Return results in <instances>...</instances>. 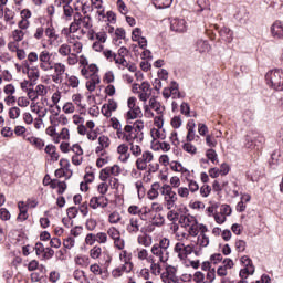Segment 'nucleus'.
Instances as JSON below:
<instances>
[{
    "mask_svg": "<svg viewBox=\"0 0 283 283\" xmlns=\"http://www.w3.org/2000/svg\"><path fill=\"white\" fill-rule=\"evenodd\" d=\"M145 129V122L137 119L132 124L129 122L127 125H125L122 130L116 132V136L118 140H123L124 143H128V145H132L134 140L136 143H143V139L145 138L143 130Z\"/></svg>",
    "mask_w": 283,
    "mask_h": 283,
    "instance_id": "f257e3e1",
    "label": "nucleus"
},
{
    "mask_svg": "<svg viewBox=\"0 0 283 283\" xmlns=\"http://www.w3.org/2000/svg\"><path fill=\"white\" fill-rule=\"evenodd\" d=\"M179 224L182 229H186V231L189 232L191 238L198 237V233H200V228L205 227V224L198 223V219L191 214H181Z\"/></svg>",
    "mask_w": 283,
    "mask_h": 283,
    "instance_id": "f03ea898",
    "label": "nucleus"
},
{
    "mask_svg": "<svg viewBox=\"0 0 283 283\" xmlns=\"http://www.w3.org/2000/svg\"><path fill=\"white\" fill-rule=\"evenodd\" d=\"M265 83L275 92H283V70H271L265 74Z\"/></svg>",
    "mask_w": 283,
    "mask_h": 283,
    "instance_id": "7ed1b4c3",
    "label": "nucleus"
},
{
    "mask_svg": "<svg viewBox=\"0 0 283 283\" xmlns=\"http://www.w3.org/2000/svg\"><path fill=\"white\" fill-rule=\"evenodd\" d=\"M161 196H164V205L166 209H176V202H178V193L174 191L169 185H164L160 188Z\"/></svg>",
    "mask_w": 283,
    "mask_h": 283,
    "instance_id": "20e7f679",
    "label": "nucleus"
},
{
    "mask_svg": "<svg viewBox=\"0 0 283 283\" xmlns=\"http://www.w3.org/2000/svg\"><path fill=\"white\" fill-rule=\"evenodd\" d=\"M264 143H266L264 136L258 133H251L245 136L244 147L245 149H255L256 151H260L264 147Z\"/></svg>",
    "mask_w": 283,
    "mask_h": 283,
    "instance_id": "39448f33",
    "label": "nucleus"
},
{
    "mask_svg": "<svg viewBox=\"0 0 283 283\" xmlns=\"http://www.w3.org/2000/svg\"><path fill=\"white\" fill-rule=\"evenodd\" d=\"M128 112L126 113V120H136V118H143V109L138 106V99L136 97H129L127 101Z\"/></svg>",
    "mask_w": 283,
    "mask_h": 283,
    "instance_id": "423d86ee",
    "label": "nucleus"
},
{
    "mask_svg": "<svg viewBox=\"0 0 283 283\" xmlns=\"http://www.w3.org/2000/svg\"><path fill=\"white\" fill-rule=\"evenodd\" d=\"M186 182L188 184V188L180 187V186L179 188H177V195L182 200H189V196H191V193H196L197 191H200V186L198 185V181L190 178H186Z\"/></svg>",
    "mask_w": 283,
    "mask_h": 283,
    "instance_id": "0eeeda50",
    "label": "nucleus"
},
{
    "mask_svg": "<svg viewBox=\"0 0 283 283\" xmlns=\"http://www.w3.org/2000/svg\"><path fill=\"white\" fill-rule=\"evenodd\" d=\"M196 247L193 244L185 245L182 242H177L175 244L174 251L177 253V258L181 260V262H185L191 253H195V255H199L198 251L195 250Z\"/></svg>",
    "mask_w": 283,
    "mask_h": 283,
    "instance_id": "6e6552de",
    "label": "nucleus"
},
{
    "mask_svg": "<svg viewBox=\"0 0 283 283\" xmlns=\"http://www.w3.org/2000/svg\"><path fill=\"white\" fill-rule=\"evenodd\" d=\"M240 262L243 266L239 273L241 280H247L249 275H253V273H255V265H253V260H251V258L243 255L241 256Z\"/></svg>",
    "mask_w": 283,
    "mask_h": 283,
    "instance_id": "1a4fd4ad",
    "label": "nucleus"
},
{
    "mask_svg": "<svg viewBox=\"0 0 283 283\" xmlns=\"http://www.w3.org/2000/svg\"><path fill=\"white\" fill-rule=\"evenodd\" d=\"M52 56L53 54L48 50L40 52L39 63L43 72H50V70H54V61L52 60Z\"/></svg>",
    "mask_w": 283,
    "mask_h": 283,
    "instance_id": "9d476101",
    "label": "nucleus"
},
{
    "mask_svg": "<svg viewBox=\"0 0 283 283\" xmlns=\"http://www.w3.org/2000/svg\"><path fill=\"white\" fill-rule=\"evenodd\" d=\"M119 174H123V169H120V166H108L99 171V180H102V182H107L108 178H112V176L116 178V176H118Z\"/></svg>",
    "mask_w": 283,
    "mask_h": 283,
    "instance_id": "9b49d317",
    "label": "nucleus"
},
{
    "mask_svg": "<svg viewBox=\"0 0 283 283\" xmlns=\"http://www.w3.org/2000/svg\"><path fill=\"white\" fill-rule=\"evenodd\" d=\"M154 160V153L146 150L136 160V168L138 171H145L147 169V164Z\"/></svg>",
    "mask_w": 283,
    "mask_h": 283,
    "instance_id": "f8f14e48",
    "label": "nucleus"
},
{
    "mask_svg": "<svg viewBox=\"0 0 283 283\" xmlns=\"http://www.w3.org/2000/svg\"><path fill=\"white\" fill-rule=\"evenodd\" d=\"M73 19L75 20V23L80 25V29L92 30V17L76 12Z\"/></svg>",
    "mask_w": 283,
    "mask_h": 283,
    "instance_id": "ddd939ff",
    "label": "nucleus"
},
{
    "mask_svg": "<svg viewBox=\"0 0 283 283\" xmlns=\"http://www.w3.org/2000/svg\"><path fill=\"white\" fill-rule=\"evenodd\" d=\"M107 205H109V200L107 199V197L101 195L97 197H92L88 201V207L91 209H105Z\"/></svg>",
    "mask_w": 283,
    "mask_h": 283,
    "instance_id": "4468645a",
    "label": "nucleus"
},
{
    "mask_svg": "<svg viewBox=\"0 0 283 283\" xmlns=\"http://www.w3.org/2000/svg\"><path fill=\"white\" fill-rule=\"evenodd\" d=\"M126 231L129 235H137L140 232V218L130 217L126 226Z\"/></svg>",
    "mask_w": 283,
    "mask_h": 283,
    "instance_id": "2eb2a0df",
    "label": "nucleus"
},
{
    "mask_svg": "<svg viewBox=\"0 0 283 283\" xmlns=\"http://www.w3.org/2000/svg\"><path fill=\"white\" fill-rule=\"evenodd\" d=\"M138 98L143 103H146V101H149V98H151V84H149L148 82H143L139 85Z\"/></svg>",
    "mask_w": 283,
    "mask_h": 283,
    "instance_id": "dca6fc26",
    "label": "nucleus"
},
{
    "mask_svg": "<svg viewBox=\"0 0 283 283\" xmlns=\"http://www.w3.org/2000/svg\"><path fill=\"white\" fill-rule=\"evenodd\" d=\"M23 74H28V78L31 81L30 82V86H32V83H36V81H39V67L33 66L30 67V65L28 64V62L24 63V67L22 70Z\"/></svg>",
    "mask_w": 283,
    "mask_h": 283,
    "instance_id": "f3484780",
    "label": "nucleus"
},
{
    "mask_svg": "<svg viewBox=\"0 0 283 283\" xmlns=\"http://www.w3.org/2000/svg\"><path fill=\"white\" fill-rule=\"evenodd\" d=\"M170 30L179 34L187 32V21H185V19L178 18L172 19L170 21Z\"/></svg>",
    "mask_w": 283,
    "mask_h": 283,
    "instance_id": "a211bd4d",
    "label": "nucleus"
},
{
    "mask_svg": "<svg viewBox=\"0 0 283 283\" xmlns=\"http://www.w3.org/2000/svg\"><path fill=\"white\" fill-rule=\"evenodd\" d=\"M98 145L99 146L95 148V154H97V156H105V150L109 148V145H112V140H109V137L101 135L98 137Z\"/></svg>",
    "mask_w": 283,
    "mask_h": 283,
    "instance_id": "6ab92c4d",
    "label": "nucleus"
},
{
    "mask_svg": "<svg viewBox=\"0 0 283 283\" xmlns=\"http://www.w3.org/2000/svg\"><path fill=\"white\" fill-rule=\"evenodd\" d=\"M208 232H209V228H207V226L200 227L199 235L197 238V244L201 249L209 247V235H207Z\"/></svg>",
    "mask_w": 283,
    "mask_h": 283,
    "instance_id": "aec40b11",
    "label": "nucleus"
},
{
    "mask_svg": "<svg viewBox=\"0 0 283 283\" xmlns=\"http://www.w3.org/2000/svg\"><path fill=\"white\" fill-rule=\"evenodd\" d=\"M270 32L273 39L277 41L283 40V22L280 20L274 21L270 28Z\"/></svg>",
    "mask_w": 283,
    "mask_h": 283,
    "instance_id": "412c9836",
    "label": "nucleus"
},
{
    "mask_svg": "<svg viewBox=\"0 0 283 283\" xmlns=\"http://www.w3.org/2000/svg\"><path fill=\"white\" fill-rule=\"evenodd\" d=\"M44 34L48 39L49 45H54V43L59 41V33H56V29L52 23L45 28Z\"/></svg>",
    "mask_w": 283,
    "mask_h": 283,
    "instance_id": "4be33fe9",
    "label": "nucleus"
},
{
    "mask_svg": "<svg viewBox=\"0 0 283 283\" xmlns=\"http://www.w3.org/2000/svg\"><path fill=\"white\" fill-rule=\"evenodd\" d=\"M150 252L153 256L158 258L159 262H161L163 264H165V262L169 260V250H163L153 245Z\"/></svg>",
    "mask_w": 283,
    "mask_h": 283,
    "instance_id": "5701e85b",
    "label": "nucleus"
},
{
    "mask_svg": "<svg viewBox=\"0 0 283 283\" xmlns=\"http://www.w3.org/2000/svg\"><path fill=\"white\" fill-rule=\"evenodd\" d=\"M117 60H116V65H122V67H127V59L125 56L129 55V49L122 46L117 51Z\"/></svg>",
    "mask_w": 283,
    "mask_h": 283,
    "instance_id": "b1692460",
    "label": "nucleus"
},
{
    "mask_svg": "<svg viewBox=\"0 0 283 283\" xmlns=\"http://www.w3.org/2000/svg\"><path fill=\"white\" fill-rule=\"evenodd\" d=\"M77 133L80 134V136H86L88 140H92V142L98 138V132L87 130V127H85V125H80L77 127Z\"/></svg>",
    "mask_w": 283,
    "mask_h": 283,
    "instance_id": "393cba45",
    "label": "nucleus"
},
{
    "mask_svg": "<svg viewBox=\"0 0 283 283\" xmlns=\"http://www.w3.org/2000/svg\"><path fill=\"white\" fill-rule=\"evenodd\" d=\"M18 209H19V214L17 217V221L25 222V220L30 218V214H28V205H25L23 201H19Z\"/></svg>",
    "mask_w": 283,
    "mask_h": 283,
    "instance_id": "a878e982",
    "label": "nucleus"
},
{
    "mask_svg": "<svg viewBox=\"0 0 283 283\" xmlns=\"http://www.w3.org/2000/svg\"><path fill=\"white\" fill-rule=\"evenodd\" d=\"M97 72L98 66H96V64H88L86 67L81 69V74L82 76H84V78H92L94 76H98L96 75Z\"/></svg>",
    "mask_w": 283,
    "mask_h": 283,
    "instance_id": "bb28decb",
    "label": "nucleus"
},
{
    "mask_svg": "<svg viewBox=\"0 0 283 283\" xmlns=\"http://www.w3.org/2000/svg\"><path fill=\"white\" fill-rule=\"evenodd\" d=\"M186 129L188 130L186 136L187 143H193L196 140V122L193 119L188 120Z\"/></svg>",
    "mask_w": 283,
    "mask_h": 283,
    "instance_id": "cd10ccee",
    "label": "nucleus"
},
{
    "mask_svg": "<svg viewBox=\"0 0 283 283\" xmlns=\"http://www.w3.org/2000/svg\"><path fill=\"white\" fill-rule=\"evenodd\" d=\"M45 154H48L51 163H57L61 155L56 151V146L49 144L44 148Z\"/></svg>",
    "mask_w": 283,
    "mask_h": 283,
    "instance_id": "c85d7f7f",
    "label": "nucleus"
},
{
    "mask_svg": "<svg viewBox=\"0 0 283 283\" xmlns=\"http://www.w3.org/2000/svg\"><path fill=\"white\" fill-rule=\"evenodd\" d=\"M219 36L221 41H224V43H231V41H233V31L227 27H223L219 30Z\"/></svg>",
    "mask_w": 283,
    "mask_h": 283,
    "instance_id": "c756f323",
    "label": "nucleus"
},
{
    "mask_svg": "<svg viewBox=\"0 0 283 283\" xmlns=\"http://www.w3.org/2000/svg\"><path fill=\"white\" fill-rule=\"evenodd\" d=\"M49 120L53 127H59V125H67V117L64 114L50 116Z\"/></svg>",
    "mask_w": 283,
    "mask_h": 283,
    "instance_id": "7c9ffc66",
    "label": "nucleus"
},
{
    "mask_svg": "<svg viewBox=\"0 0 283 283\" xmlns=\"http://www.w3.org/2000/svg\"><path fill=\"white\" fill-rule=\"evenodd\" d=\"M135 253L138 260H147V262L154 260V255H149V251H147L145 248H137Z\"/></svg>",
    "mask_w": 283,
    "mask_h": 283,
    "instance_id": "2f4dec72",
    "label": "nucleus"
},
{
    "mask_svg": "<svg viewBox=\"0 0 283 283\" xmlns=\"http://www.w3.org/2000/svg\"><path fill=\"white\" fill-rule=\"evenodd\" d=\"M149 107L150 109H154L156 114L161 115L165 113V106L160 105V102L156 99V97H151L149 99Z\"/></svg>",
    "mask_w": 283,
    "mask_h": 283,
    "instance_id": "473e14b6",
    "label": "nucleus"
},
{
    "mask_svg": "<svg viewBox=\"0 0 283 283\" xmlns=\"http://www.w3.org/2000/svg\"><path fill=\"white\" fill-rule=\"evenodd\" d=\"M74 262L77 266H81L82 269H87V266H90V256L80 254L74 258Z\"/></svg>",
    "mask_w": 283,
    "mask_h": 283,
    "instance_id": "72a5a7b5",
    "label": "nucleus"
},
{
    "mask_svg": "<svg viewBox=\"0 0 283 283\" xmlns=\"http://www.w3.org/2000/svg\"><path fill=\"white\" fill-rule=\"evenodd\" d=\"M196 50L201 54L205 52H209L211 50V44H209V42L206 40H198L196 42Z\"/></svg>",
    "mask_w": 283,
    "mask_h": 283,
    "instance_id": "f704fd0d",
    "label": "nucleus"
},
{
    "mask_svg": "<svg viewBox=\"0 0 283 283\" xmlns=\"http://www.w3.org/2000/svg\"><path fill=\"white\" fill-rule=\"evenodd\" d=\"M180 211H182V208L176 209H168L167 218L169 222H178L180 221Z\"/></svg>",
    "mask_w": 283,
    "mask_h": 283,
    "instance_id": "c9c22d12",
    "label": "nucleus"
},
{
    "mask_svg": "<svg viewBox=\"0 0 283 283\" xmlns=\"http://www.w3.org/2000/svg\"><path fill=\"white\" fill-rule=\"evenodd\" d=\"M11 39H13V43H21L25 39V31L21 29L13 30L11 32Z\"/></svg>",
    "mask_w": 283,
    "mask_h": 283,
    "instance_id": "e433bc0d",
    "label": "nucleus"
},
{
    "mask_svg": "<svg viewBox=\"0 0 283 283\" xmlns=\"http://www.w3.org/2000/svg\"><path fill=\"white\" fill-rule=\"evenodd\" d=\"M150 136L154 140H165L167 138L165 129L160 130V128H153L150 130Z\"/></svg>",
    "mask_w": 283,
    "mask_h": 283,
    "instance_id": "4c0bfd02",
    "label": "nucleus"
},
{
    "mask_svg": "<svg viewBox=\"0 0 283 283\" xmlns=\"http://www.w3.org/2000/svg\"><path fill=\"white\" fill-rule=\"evenodd\" d=\"M57 54L63 57H67L72 54V45L63 43L57 49Z\"/></svg>",
    "mask_w": 283,
    "mask_h": 283,
    "instance_id": "58836bf2",
    "label": "nucleus"
},
{
    "mask_svg": "<svg viewBox=\"0 0 283 283\" xmlns=\"http://www.w3.org/2000/svg\"><path fill=\"white\" fill-rule=\"evenodd\" d=\"M103 56L106 59V61H108V63H115V65L116 61H118V55L116 54V52L109 49H105L103 51Z\"/></svg>",
    "mask_w": 283,
    "mask_h": 283,
    "instance_id": "ea45409f",
    "label": "nucleus"
},
{
    "mask_svg": "<svg viewBox=\"0 0 283 283\" xmlns=\"http://www.w3.org/2000/svg\"><path fill=\"white\" fill-rule=\"evenodd\" d=\"M153 247L157 249H163L165 251H169V247H171V240L164 237L159 239L158 243H154Z\"/></svg>",
    "mask_w": 283,
    "mask_h": 283,
    "instance_id": "a19ab883",
    "label": "nucleus"
},
{
    "mask_svg": "<svg viewBox=\"0 0 283 283\" xmlns=\"http://www.w3.org/2000/svg\"><path fill=\"white\" fill-rule=\"evenodd\" d=\"M4 21L6 23H9L10 25H14V17H17V13L12 11L10 8L4 9Z\"/></svg>",
    "mask_w": 283,
    "mask_h": 283,
    "instance_id": "79ce46f5",
    "label": "nucleus"
},
{
    "mask_svg": "<svg viewBox=\"0 0 283 283\" xmlns=\"http://www.w3.org/2000/svg\"><path fill=\"white\" fill-rule=\"evenodd\" d=\"M174 0H153V6L158 10H165V8H170Z\"/></svg>",
    "mask_w": 283,
    "mask_h": 283,
    "instance_id": "37998d69",
    "label": "nucleus"
},
{
    "mask_svg": "<svg viewBox=\"0 0 283 283\" xmlns=\"http://www.w3.org/2000/svg\"><path fill=\"white\" fill-rule=\"evenodd\" d=\"M28 143H30V145H33L36 149H43L45 147V142H43V139L38 138V137H28L27 138Z\"/></svg>",
    "mask_w": 283,
    "mask_h": 283,
    "instance_id": "c03bdc74",
    "label": "nucleus"
},
{
    "mask_svg": "<svg viewBox=\"0 0 283 283\" xmlns=\"http://www.w3.org/2000/svg\"><path fill=\"white\" fill-rule=\"evenodd\" d=\"M160 189V184L155 182L151 185V188L148 190V198L149 200H156L158 198L159 192L158 190Z\"/></svg>",
    "mask_w": 283,
    "mask_h": 283,
    "instance_id": "a18cd8bd",
    "label": "nucleus"
},
{
    "mask_svg": "<svg viewBox=\"0 0 283 283\" xmlns=\"http://www.w3.org/2000/svg\"><path fill=\"white\" fill-rule=\"evenodd\" d=\"M132 258H133L132 252L127 250H120V253H119L120 262L126 264H134V262H132Z\"/></svg>",
    "mask_w": 283,
    "mask_h": 283,
    "instance_id": "49530a36",
    "label": "nucleus"
},
{
    "mask_svg": "<svg viewBox=\"0 0 283 283\" xmlns=\"http://www.w3.org/2000/svg\"><path fill=\"white\" fill-rule=\"evenodd\" d=\"M71 44V53L72 54H81V52H83V42L81 41H70L69 42Z\"/></svg>",
    "mask_w": 283,
    "mask_h": 283,
    "instance_id": "de8ad7c7",
    "label": "nucleus"
},
{
    "mask_svg": "<svg viewBox=\"0 0 283 283\" xmlns=\"http://www.w3.org/2000/svg\"><path fill=\"white\" fill-rule=\"evenodd\" d=\"M206 158L210 160L213 165H218L220 160H218V153H216V149L209 148L206 151Z\"/></svg>",
    "mask_w": 283,
    "mask_h": 283,
    "instance_id": "09e8293b",
    "label": "nucleus"
},
{
    "mask_svg": "<svg viewBox=\"0 0 283 283\" xmlns=\"http://www.w3.org/2000/svg\"><path fill=\"white\" fill-rule=\"evenodd\" d=\"M148 264H150V271L153 275H160V271L163 269L160 268V262H156V258L148 261Z\"/></svg>",
    "mask_w": 283,
    "mask_h": 283,
    "instance_id": "8fccbe9b",
    "label": "nucleus"
},
{
    "mask_svg": "<svg viewBox=\"0 0 283 283\" xmlns=\"http://www.w3.org/2000/svg\"><path fill=\"white\" fill-rule=\"evenodd\" d=\"M98 83H101V77H98V76L91 77V80H88L86 82V90H88V92H94V90H96V85H98Z\"/></svg>",
    "mask_w": 283,
    "mask_h": 283,
    "instance_id": "3c124183",
    "label": "nucleus"
},
{
    "mask_svg": "<svg viewBox=\"0 0 283 283\" xmlns=\"http://www.w3.org/2000/svg\"><path fill=\"white\" fill-rule=\"evenodd\" d=\"M137 243L142 247H151V237L147 234H140L137 237Z\"/></svg>",
    "mask_w": 283,
    "mask_h": 283,
    "instance_id": "603ef678",
    "label": "nucleus"
},
{
    "mask_svg": "<svg viewBox=\"0 0 283 283\" xmlns=\"http://www.w3.org/2000/svg\"><path fill=\"white\" fill-rule=\"evenodd\" d=\"M66 85L67 87H72L73 90H76V87L81 85V81L75 75H71L66 77Z\"/></svg>",
    "mask_w": 283,
    "mask_h": 283,
    "instance_id": "864d4df0",
    "label": "nucleus"
},
{
    "mask_svg": "<svg viewBox=\"0 0 283 283\" xmlns=\"http://www.w3.org/2000/svg\"><path fill=\"white\" fill-rule=\"evenodd\" d=\"M170 92L172 98H182V94L180 93L179 85L177 82H171Z\"/></svg>",
    "mask_w": 283,
    "mask_h": 283,
    "instance_id": "5fc2aeb1",
    "label": "nucleus"
},
{
    "mask_svg": "<svg viewBox=\"0 0 283 283\" xmlns=\"http://www.w3.org/2000/svg\"><path fill=\"white\" fill-rule=\"evenodd\" d=\"M72 101H73L74 105H76V107H78L82 111L85 109V104H83V95H81L78 93L73 94L72 95Z\"/></svg>",
    "mask_w": 283,
    "mask_h": 283,
    "instance_id": "6e6d98bb",
    "label": "nucleus"
},
{
    "mask_svg": "<svg viewBox=\"0 0 283 283\" xmlns=\"http://www.w3.org/2000/svg\"><path fill=\"white\" fill-rule=\"evenodd\" d=\"M63 6V15L65 17L66 21H70L74 14V8L70 6V3H64Z\"/></svg>",
    "mask_w": 283,
    "mask_h": 283,
    "instance_id": "4d7b16f0",
    "label": "nucleus"
},
{
    "mask_svg": "<svg viewBox=\"0 0 283 283\" xmlns=\"http://www.w3.org/2000/svg\"><path fill=\"white\" fill-rule=\"evenodd\" d=\"M90 255L93 260H98L103 255V248L95 245L90 250Z\"/></svg>",
    "mask_w": 283,
    "mask_h": 283,
    "instance_id": "13d9d810",
    "label": "nucleus"
},
{
    "mask_svg": "<svg viewBox=\"0 0 283 283\" xmlns=\"http://www.w3.org/2000/svg\"><path fill=\"white\" fill-rule=\"evenodd\" d=\"M182 149L184 151H187V154H191L192 156L198 154V148L193 144H191V142H186L182 145Z\"/></svg>",
    "mask_w": 283,
    "mask_h": 283,
    "instance_id": "bf43d9fd",
    "label": "nucleus"
},
{
    "mask_svg": "<svg viewBox=\"0 0 283 283\" xmlns=\"http://www.w3.org/2000/svg\"><path fill=\"white\" fill-rule=\"evenodd\" d=\"M111 240H117L118 238H120V230H118L116 227H111L107 229V233H106Z\"/></svg>",
    "mask_w": 283,
    "mask_h": 283,
    "instance_id": "052dcab7",
    "label": "nucleus"
},
{
    "mask_svg": "<svg viewBox=\"0 0 283 283\" xmlns=\"http://www.w3.org/2000/svg\"><path fill=\"white\" fill-rule=\"evenodd\" d=\"M123 220V217L120 216L119 212L114 211L108 216V222L109 224H118Z\"/></svg>",
    "mask_w": 283,
    "mask_h": 283,
    "instance_id": "680f3d73",
    "label": "nucleus"
},
{
    "mask_svg": "<svg viewBox=\"0 0 283 283\" xmlns=\"http://www.w3.org/2000/svg\"><path fill=\"white\" fill-rule=\"evenodd\" d=\"M113 247H114V249H117V251L125 250V239L119 237V238L113 240Z\"/></svg>",
    "mask_w": 283,
    "mask_h": 283,
    "instance_id": "e2e57ef3",
    "label": "nucleus"
},
{
    "mask_svg": "<svg viewBox=\"0 0 283 283\" xmlns=\"http://www.w3.org/2000/svg\"><path fill=\"white\" fill-rule=\"evenodd\" d=\"M126 32L123 28H117L115 30V38L113 39V43H118L119 40L125 39Z\"/></svg>",
    "mask_w": 283,
    "mask_h": 283,
    "instance_id": "0e129e2a",
    "label": "nucleus"
},
{
    "mask_svg": "<svg viewBox=\"0 0 283 283\" xmlns=\"http://www.w3.org/2000/svg\"><path fill=\"white\" fill-rule=\"evenodd\" d=\"M53 70L57 76H63L65 74V64L63 63H53Z\"/></svg>",
    "mask_w": 283,
    "mask_h": 283,
    "instance_id": "69168bd1",
    "label": "nucleus"
},
{
    "mask_svg": "<svg viewBox=\"0 0 283 283\" xmlns=\"http://www.w3.org/2000/svg\"><path fill=\"white\" fill-rule=\"evenodd\" d=\"M19 116H21V108L13 106L9 109V118H11V120H17Z\"/></svg>",
    "mask_w": 283,
    "mask_h": 283,
    "instance_id": "338daca9",
    "label": "nucleus"
},
{
    "mask_svg": "<svg viewBox=\"0 0 283 283\" xmlns=\"http://www.w3.org/2000/svg\"><path fill=\"white\" fill-rule=\"evenodd\" d=\"M151 223L157 227H163V224H165V217H163L160 213H157L153 217Z\"/></svg>",
    "mask_w": 283,
    "mask_h": 283,
    "instance_id": "774afa93",
    "label": "nucleus"
}]
</instances>
